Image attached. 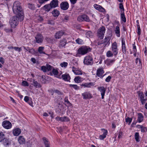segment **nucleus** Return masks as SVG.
I'll use <instances>...</instances> for the list:
<instances>
[{
    "label": "nucleus",
    "instance_id": "nucleus-1",
    "mask_svg": "<svg viewBox=\"0 0 147 147\" xmlns=\"http://www.w3.org/2000/svg\"><path fill=\"white\" fill-rule=\"evenodd\" d=\"M13 10L14 13L20 17L19 18L21 21H22L24 18L22 9L20 5V2L15 1L13 4Z\"/></svg>",
    "mask_w": 147,
    "mask_h": 147
},
{
    "label": "nucleus",
    "instance_id": "nucleus-2",
    "mask_svg": "<svg viewBox=\"0 0 147 147\" xmlns=\"http://www.w3.org/2000/svg\"><path fill=\"white\" fill-rule=\"evenodd\" d=\"M20 17L18 16H14L10 19L9 22L12 28H14L18 24V20L21 21L19 19Z\"/></svg>",
    "mask_w": 147,
    "mask_h": 147
},
{
    "label": "nucleus",
    "instance_id": "nucleus-3",
    "mask_svg": "<svg viewBox=\"0 0 147 147\" xmlns=\"http://www.w3.org/2000/svg\"><path fill=\"white\" fill-rule=\"evenodd\" d=\"M90 51L91 49L90 47L86 46H82L78 49V54L84 55Z\"/></svg>",
    "mask_w": 147,
    "mask_h": 147
},
{
    "label": "nucleus",
    "instance_id": "nucleus-4",
    "mask_svg": "<svg viewBox=\"0 0 147 147\" xmlns=\"http://www.w3.org/2000/svg\"><path fill=\"white\" fill-rule=\"evenodd\" d=\"M105 30V28L103 26L101 27L98 29L97 33V36L100 39L103 38Z\"/></svg>",
    "mask_w": 147,
    "mask_h": 147
},
{
    "label": "nucleus",
    "instance_id": "nucleus-5",
    "mask_svg": "<svg viewBox=\"0 0 147 147\" xmlns=\"http://www.w3.org/2000/svg\"><path fill=\"white\" fill-rule=\"evenodd\" d=\"M111 34H109V35L106 36L102 42H98V45H99L100 44H102L103 46L104 47H105L107 45L109 46L110 44L109 41L111 38Z\"/></svg>",
    "mask_w": 147,
    "mask_h": 147
},
{
    "label": "nucleus",
    "instance_id": "nucleus-6",
    "mask_svg": "<svg viewBox=\"0 0 147 147\" xmlns=\"http://www.w3.org/2000/svg\"><path fill=\"white\" fill-rule=\"evenodd\" d=\"M83 62L85 65H92L93 62V58L90 55L87 56L84 58Z\"/></svg>",
    "mask_w": 147,
    "mask_h": 147
},
{
    "label": "nucleus",
    "instance_id": "nucleus-7",
    "mask_svg": "<svg viewBox=\"0 0 147 147\" xmlns=\"http://www.w3.org/2000/svg\"><path fill=\"white\" fill-rule=\"evenodd\" d=\"M77 20L79 22L84 21L88 22L90 21L89 17L87 15L85 14L78 16L77 18Z\"/></svg>",
    "mask_w": 147,
    "mask_h": 147
},
{
    "label": "nucleus",
    "instance_id": "nucleus-8",
    "mask_svg": "<svg viewBox=\"0 0 147 147\" xmlns=\"http://www.w3.org/2000/svg\"><path fill=\"white\" fill-rule=\"evenodd\" d=\"M111 50L114 55H117L118 53L117 44L115 42H113L112 45Z\"/></svg>",
    "mask_w": 147,
    "mask_h": 147
},
{
    "label": "nucleus",
    "instance_id": "nucleus-9",
    "mask_svg": "<svg viewBox=\"0 0 147 147\" xmlns=\"http://www.w3.org/2000/svg\"><path fill=\"white\" fill-rule=\"evenodd\" d=\"M2 125L5 128L9 129L11 127L12 124L11 122L8 121H5L3 122Z\"/></svg>",
    "mask_w": 147,
    "mask_h": 147
},
{
    "label": "nucleus",
    "instance_id": "nucleus-10",
    "mask_svg": "<svg viewBox=\"0 0 147 147\" xmlns=\"http://www.w3.org/2000/svg\"><path fill=\"white\" fill-rule=\"evenodd\" d=\"M104 73V71L103 68L102 67H101L97 69L96 74L98 77H99L100 78H102L105 75H103Z\"/></svg>",
    "mask_w": 147,
    "mask_h": 147
},
{
    "label": "nucleus",
    "instance_id": "nucleus-11",
    "mask_svg": "<svg viewBox=\"0 0 147 147\" xmlns=\"http://www.w3.org/2000/svg\"><path fill=\"white\" fill-rule=\"evenodd\" d=\"M36 41L37 43H41L43 40V37L42 35L40 34H38L35 37Z\"/></svg>",
    "mask_w": 147,
    "mask_h": 147
},
{
    "label": "nucleus",
    "instance_id": "nucleus-12",
    "mask_svg": "<svg viewBox=\"0 0 147 147\" xmlns=\"http://www.w3.org/2000/svg\"><path fill=\"white\" fill-rule=\"evenodd\" d=\"M82 96L84 99H89L92 98V94L89 92H85L82 94Z\"/></svg>",
    "mask_w": 147,
    "mask_h": 147
},
{
    "label": "nucleus",
    "instance_id": "nucleus-13",
    "mask_svg": "<svg viewBox=\"0 0 147 147\" xmlns=\"http://www.w3.org/2000/svg\"><path fill=\"white\" fill-rule=\"evenodd\" d=\"M98 89L101 93L102 98L103 99L104 98V96L106 90V88L104 87L100 86L98 87Z\"/></svg>",
    "mask_w": 147,
    "mask_h": 147
},
{
    "label": "nucleus",
    "instance_id": "nucleus-14",
    "mask_svg": "<svg viewBox=\"0 0 147 147\" xmlns=\"http://www.w3.org/2000/svg\"><path fill=\"white\" fill-rule=\"evenodd\" d=\"M61 8L63 10L67 9L69 7L68 3L66 1H64L62 2L60 4Z\"/></svg>",
    "mask_w": 147,
    "mask_h": 147
},
{
    "label": "nucleus",
    "instance_id": "nucleus-15",
    "mask_svg": "<svg viewBox=\"0 0 147 147\" xmlns=\"http://www.w3.org/2000/svg\"><path fill=\"white\" fill-rule=\"evenodd\" d=\"M94 7L96 10L99 11L104 12L105 11V9L100 5L97 4H94Z\"/></svg>",
    "mask_w": 147,
    "mask_h": 147
},
{
    "label": "nucleus",
    "instance_id": "nucleus-16",
    "mask_svg": "<svg viewBox=\"0 0 147 147\" xmlns=\"http://www.w3.org/2000/svg\"><path fill=\"white\" fill-rule=\"evenodd\" d=\"M57 121H69V118L66 117H57L55 118Z\"/></svg>",
    "mask_w": 147,
    "mask_h": 147
},
{
    "label": "nucleus",
    "instance_id": "nucleus-17",
    "mask_svg": "<svg viewBox=\"0 0 147 147\" xmlns=\"http://www.w3.org/2000/svg\"><path fill=\"white\" fill-rule=\"evenodd\" d=\"M138 94L142 104H144L146 101V99L144 98V94L142 92H139Z\"/></svg>",
    "mask_w": 147,
    "mask_h": 147
},
{
    "label": "nucleus",
    "instance_id": "nucleus-18",
    "mask_svg": "<svg viewBox=\"0 0 147 147\" xmlns=\"http://www.w3.org/2000/svg\"><path fill=\"white\" fill-rule=\"evenodd\" d=\"M67 41L65 39H62L60 41L58 47L60 48H62L65 45Z\"/></svg>",
    "mask_w": 147,
    "mask_h": 147
},
{
    "label": "nucleus",
    "instance_id": "nucleus-19",
    "mask_svg": "<svg viewBox=\"0 0 147 147\" xmlns=\"http://www.w3.org/2000/svg\"><path fill=\"white\" fill-rule=\"evenodd\" d=\"M24 100L31 106H33V103L31 98L27 96H26L24 98Z\"/></svg>",
    "mask_w": 147,
    "mask_h": 147
},
{
    "label": "nucleus",
    "instance_id": "nucleus-20",
    "mask_svg": "<svg viewBox=\"0 0 147 147\" xmlns=\"http://www.w3.org/2000/svg\"><path fill=\"white\" fill-rule=\"evenodd\" d=\"M64 32L62 30L57 32L55 35L56 38L59 39L64 34Z\"/></svg>",
    "mask_w": 147,
    "mask_h": 147
},
{
    "label": "nucleus",
    "instance_id": "nucleus-21",
    "mask_svg": "<svg viewBox=\"0 0 147 147\" xmlns=\"http://www.w3.org/2000/svg\"><path fill=\"white\" fill-rule=\"evenodd\" d=\"M58 4V1L57 0H53L50 4L52 8H55L57 6Z\"/></svg>",
    "mask_w": 147,
    "mask_h": 147
},
{
    "label": "nucleus",
    "instance_id": "nucleus-22",
    "mask_svg": "<svg viewBox=\"0 0 147 147\" xmlns=\"http://www.w3.org/2000/svg\"><path fill=\"white\" fill-rule=\"evenodd\" d=\"M72 71L76 75H80L82 74V71L74 67H72Z\"/></svg>",
    "mask_w": 147,
    "mask_h": 147
},
{
    "label": "nucleus",
    "instance_id": "nucleus-23",
    "mask_svg": "<svg viewBox=\"0 0 147 147\" xmlns=\"http://www.w3.org/2000/svg\"><path fill=\"white\" fill-rule=\"evenodd\" d=\"M95 85L94 84L93 82H90L89 83H86L84 84H81V86H84L86 88H90L91 86H94Z\"/></svg>",
    "mask_w": 147,
    "mask_h": 147
},
{
    "label": "nucleus",
    "instance_id": "nucleus-24",
    "mask_svg": "<svg viewBox=\"0 0 147 147\" xmlns=\"http://www.w3.org/2000/svg\"><path fill=\"white\" fill-rule=\"evenodd\" d=\"M61 77L63 80L65 81H68L70 79V77L68 74H65L62 75Z\"/></svg>",
    "mask_w": 147,
    "mask_h": 147
},
{
    "label": "nucleus",
    "instance_id": "nucleus-25",
    "mask_svg": "<svg viewBox=\"0 0 147 147\" xmlns=\"http://www.w3.org/2000/svg\"><path fill=\"white\" fill-rule=\"evenodd\" d=\"M137 121L140 123L143 121V120L144 117L143 115L141 113H138Z\"/></svg>",
    "mask_w": 147,
    "mask_h": 147
},
{
    "label": "nucleus",
    "instance_id": "nucleus-26",
    "mask_svg": "<svg viewBox=\"0 0 147 147\" xmlns=\"http://www.w3.org/2000/svg\"><path fill=\"white\" fill-rule=\"evenodd\" d=\"M21 130L19 128H16L14 129L13 131V134L14 136H18L21 133Z\"/></svg>",
    "mask_w": 147,
    "mask_h": 147
},
{
    "label": "nucleus",
    "instance_id": "nucleus-27",
    "mask_svg": "<svg viewBox=\"0 0 147 147\" xmlns=\"http://www.w3.org/2000/svg\"><path fill=\"white\" fill-rule=\"evenodd\" d=\"M115 33L116 35L118 37H119L120 36V31L119 27L118 26H117L115 30Z\"/></svg>",
    "mask_w": 147,
    "mask_h": 147
},
{
    "label": "nucleus",
    "instance_id": "nucleus-28",
    "mask_svg": "<svg viewBox=\"0 0 147 147\" xmlns=\"http://www.w3.org/2000/svg\"><path fill=\"white\" fill-rule=\"evenodd\" d=\"M42 139L45 147H50L48 139L45 137L43 138Z\"/></svg>",
    "mask_w": 147,
    "mask_h": 147
},
{
    "label": "nucleus",
    "instance_id": "nucleus-29",
    "mask_svg": "<svg viewBox=\"0 0 147 147\" xmlns=\"http://www.w3.org/2000/svg\"><path fill=\"white\" fill-rule=\"evenodd\" d=\"M82 78L79 76L76 77L74 79V81L76 83H78L82 82L83 80Z\"/></svg>",
    "mask_w": 147,
    "mask_h": 147
},
{
    "label": "nucleus",
    "instance_id": "nucleus-30",
    "mask_svg": "<svg viewBox=\"0 0 147 147\" xmlns=\"http://www.w3.org/2000/svg\"><path fill=\"white\" fill-rule=\"evenodd\" d=\"M18 140L19 143L20 144H23L25 142V139L22 136H20L19 137L18 139Z\"/></svg>",
    "mask_w": 147,
    "mask_h": 147
},
{
    "label": "nucleus",
    "instance_id": "nucleus-31",
    "mask_svg": "<svg viewBox=\"0 0 147 147\" xmlns=\"http://www.w3.org/2000/svg\"><path fill=\"white\" fill-rule=\"evenodd\" d=\"M122 51L123 53H125L126 52L125 50V41L123 39L122 40Z\"/></svg>",
    "mask_w": 147,
    "mask_h": 147
},
{
    "label": "nucleus",
    "instance_id": "nucleus-32",
    "mask_svg": "<svg viewBox=\"0 0 147 147\" xmlns=\"http://www.w3.org/2000/svg\"><path fill=\"white\" fill-rule=\"evenodd\" d=\"M33 85L36 88H39L41 87V86L37 81L34 80L33 81Z\"/></svg>",
    "mask_w": 147,
    "mask_h": 147
},
{
    "label": "nucleus",
    "instance_id": "nucleus-33",
    "mask_svg": "<svg viewBox=\"0 0 147 147\" xmlns=\"http://www.w3.org/2000/svg\"><path fill=\"white\" fill-rule=\"evenodd\" d=\"M115 61L114 59H108L106 60L105 61L106 63L108 65L112 64Z\"/></svg>",
    "mask_w": 147,
    "mask_h": 147
},
{
    "label": "nucleus",
    "instance_id": "nucleus-34",
    "mask_svg": "<svg viewBox=\"0 0 147 147\" xmlns=\"http://www.w3.org/2000/svg\"><path fill=\"white\" fill-rule=\"evenodd\" d=\"M52 8L51 5H46L44 6V9L46 11H49L50 9Z\"/></svg>",
    "mask_w": 147,
    "mask_h": 147
},
{
    "label": "nucleus",
    "instance_id": "nucleus-35",
    "mask_svg": "<svg viewBox=\"0 0 147 147\" xmlns=\"http://www.w3.org/2000/svg\"><path fill=\"white\" fill-rule=\"evenodd\" d=\"M44 48L43 47H39L38 49V52L40 54H45L44 52L43 51Z\"/></svg>",
    "mask_w": 147,
    "mask_h": 147
},
{
    "label": "nucleus",
    "instance_id": "nucleus-36",
    "mask_svg": "<svg viewBox=\"0 0 147 147\" xmlns=\"http://www.w3.org/2000/svg\"><path fill=\"white\" fill-rule=\"evenodd\" d=\"M121 20L123 21L124 22H126V18L125 17L124 14V12L123 13H121Z\"/></svg>",
    "mask_w": 147,
    "mask_h": 147
},
{
    "label": "nucleus",
    "instance_id": "nucleus-37",
    "mask_svg": "<svg viewBox=\"0 0 147 147\" xmlns=\"http://www.w3.org/2000/svg\"><path fill=\"white\" fill-rule=\"evenodd\" d=\"M69 86L70 87L73 88L76 90H78L79 89V87L77 85L75 84H69Z\"/></svg>",
    "mask_w": 147,
    "mask_h": 147
},
{
    "label": "nucleus",
    "instance_id": "nucleus-38",
    "mask_svg": "<svg viewBox=\"0 0 147 147\" xmlns=\"http://www.w3.org/2000/svg\"><path fill=\"white\" fill-rule=\"evenodd\" d=\"M139 137V133L138 132H136L135 134L134 137L136 141L137 142H139L140 141Z\"/></svg>",
    "mask_w": 147,
    "mask_h": 147
},
{
    "label": "nucleus",
    "instance_id": "nucleus-39",
    "mask_svg": "<svg viewBox=\"0 0 147 147\" xmlns=\"http://www.w3.org/2000/svg\"><path fill=\"white\" fill-rule=\"evenodd\" d=\"M86 37L89 38L92 37L93 34L91 31H88L86 33Z\"/></svg>",
    "mask_w": 147,
    "mask_h": 147
},
{
    "label": "nucleus",
    "instance_id": "nucleus-40",
    "mask_svg": "<svg viewBox=\"0 0 147 147\" xmlns=\"http://www.w3.org/2000/svg\"><path fill=\"white\" fill-rule=\"evenodd\" d=\"M52 13L54 17H57L59 15V12L58 10L55 9L52 11Z\"/></svg>",
    "mask_w": 147,
    "mask_h": 147
},
{
    "label": "nucleus",
    "instance_id": "nucleus-41",
    "mask_svg": "<svg viewBox=\"0 0 147 147\" xmlns=\"http://www.w3.org/2000/svg\"><path fill=\"white\" fill-rule=\"evenodd\" d=\"M136 65L139 66H142L141 62L140 59L138 58H137L136 59Z\"/></svg>",
    "mask_w": 147,
    "mask_h": 147
},
{
    "label": "nucleus",
    "instance_id": "nucleus-42",
    "mask_svg": "<svg viewBox=\"0 0 147 147\" xmlns=\"http://www.w3.org/2000/svg\"><path fill=\"white\" fill-rule=\"evenodd\" d=\"M140 126L141 129V131L142 132H145L147 131V127H144L142 126Z\"/></svg>",
    "mask_w": 147,
    "mask_h": 147
},
{
    "label": "nucleus",
    "instance_id": "nucleus-43",
    "mask_svg": "<svg viewBox=\"0 0 147 147\" xmlns=\"http://www.w3.org/2000/svg\"><path fill=\"white\" fill-rule=\"evenodd\" d=\"M5 138V135L3 132H0V142H1Z\"/></svg>",
    "mask_w": 147,
    "mask_h": 147
},
{
    "label": "nucleus",
    "instance_id": "nucleus-44",
    "mask_svg": "<svg viewBox=\"0 0 147 147\" xmlns=\"http://www.w3.org/2000/svg\"><path fill=\"white\" fill-rule=\"evenodd\" d=\"M119 8L121 9V13L124 12V9L123 4L122 3H120L119 4Z\"/></svg>",
    "mask_w": 147,
    "mask_h": 147
},
{
    "label": "nucleus",
    "instance_id": "nucleus-45",
    "mask_svg": "<svg viewBox=\"0 0 147 147\" xmlns=\"http://www.w3.org/2000/svg\"><path fill=\"white\" fill-rule=\"evenodd\" d=\"M113 53H112L111 51H108L106 55L108 57H112L113 56Z\"/></svg>",
    "mask_w": 147,
    "mask_h": 147
},
{
    "label": "nucleus",
    "instance_id": "nucleus-46",
    "mask_svg": "<svg viewBox=\"0 0 147 147\" xmlns=\"http://www.w3.org/2000/svg\"><path fill=\"white\" fill-rule=\"evenodd\" d=\"M28 7L29 9L32 10H34L35 8V7L34 4H32L30 3L28 4Z\"/></svg>",
    "mask_w": 147,
    "mask_h": 147
},
{
    "label": "nucleus",
    "instance_id": "nucleus-47",
    "mask_svg": "<svg viewBox=\"0 0 147 147\" xmlns=\"http://www.w3.org/2000/svg\"><path fill=\"white\" fill-rule=\"evenodd\" d=\"M76 42L78 44H82L83 43V40L79 38H78L76 40Z\"/></svg>",
    "mask_w": 147,
    "mask_h": 147
},
{
    "label": "nucleus",
    "instance_id": "nucleus-48",
    "mask_svg": "<svg viewBox=\"0 0 147 147\" xmlns=\"http://www.w3.org/2000/svg\"><path fill=\"white\" fill-rule=\"evenodd\" d=\"M132 120V118H130L127 117L125 119V121L127 123H128V124L129 125L131 123Z\"/></svg>",
    "mask_w": 147,
    "mask_h": 147
},
{
    "label": "nucleus",
    "instance_id": "nucleus-49",
    "mask_svg": "<svg viewBox=\"0 0 147 147\" xmlns=\"http://www.w3.org/2000/svg\"><path fill=\"white\" fill-rule=\"evenodd\" d=\"M101 130L103 132L102 135L106 136V135H107L108 133L107 130L104 129H101Z\"/></svg>",
    "mask_w": 147,
    "mask_h": 147
},
{
    "label": "nucleus",
    "instance_id": "nucleus-50",
    "mask_svg": "<svg viewBox=\"0 0 147 147\" xmlns=\"http://www.w3.org/2000/svg\"><path fill=\"white\" fill-rule=\"evenodd\" d=\"M67 65L68 63L67 62H64L61 63L60 65L62 67H65Z\"/></svg>",
    "mask_w": 147,
    "mask_h": 147
},
{
    "label": "nucleus",
    "instance_id": "nucleus-51",
    "mask_svg": "<svg viewBox=\"0 0 147 147\" xmlns=\"http://www.w3.org/2000/svg\"><path fill=\"white\" fill-rule=\"evenodd\" d=\"M47 70L48 71H50L53 69V67L50 65H47Z\"/></svg>",
    "mask_w": 147,
    "mask_h": 147
},
{
    "label": "nucleus",
    "instance_id": "nucleus-52",
    "mask_svg": "<svg viewBox=\"0 0 147 147\" xmlns=\"http://www.w3.org/2000/svg\"><path fill=\"white\" fill-rule=\"evenodd\" d=\"M52 72L54 75H57L58 73V71L57 69H53L52 70Z\"/></svg>",
    "mask_w": 147,
    "mask_h": 147
},
{
    "label": "nucleus",
    "instance_id": "nucleus-53",
    "mask_svg": "<svg viewBox=\"0 0 147 147\" xmlns=\"http://www.w3.org/2000/svg\"><path fill=\"white\" fill-rule=\"evenodd\" d=\"M41 69L43 72H46L47 71V66H42L41 67Z\"/></svg>",
    "mask_w": 147,
    "mask_h": 147
},
{
    "label": "nucleus",
    "instance_id": "nucleus-54",
    "mask_svg": "<svg viewBox=\"0 0 147 147\" xmlns=\"http://www.w3.org/2000/svg\"><path fill=\"white\" fill-rule=\"evenodd\" d=\"M22 85L24 86H28L29 84L28 82L25 81H23L22 82Z\"/></svg>",
    "mask_w": 147,
    "mask_h": 147
},
{
    "label": "nucleus",
    "instance_id": "nucleus-55",
    "mask_svg": "<svg viewBox=\"0 0 147 147\" xmlns=\"http://www.w3.org/2000/svg\"><path fill=\"white\" fill-rule=\"evenodd\" d=\"M137 28L138 30L137 33L139 35H140L141 34V30L139 25H138V24H137Z\"/></svg>",
    "mask_w": 147,
    "mask_h": 147
},
{
    "label": "nucleus",
    "instance_id": "nucleus-56",
    "mask_svg": "<svg viewBox=\"0 0 147 147\" xmlns=\"http://www.w3.org/2000/svg\"><path fill=\"white\" fill-rule=\"evenodd\" d=\"M49 0H39L38 1L40 4H42Z\"/></svg>",
    "mask_w": 147,
    "mask_h": 147
},
{
    "label": "nucleus",
    "instance_id": "nucleus-57",
    "mask_svg": "<svg viewBox=\"0 0 147 147\" xmlns=\"http://www.w3.org/2000/svg\"><path fill=\"white\" fill-rule=\"evenodd\" d=\"M29 53L32 54H34L36 53V52L34 49L33 48H31L30 49V50Z\"/></svg>",
    "mask_w": 147,
    "mask_h": 147
},
{
    "label": "nucleus",
    "instance_id": "nucleus-58",
    "mask_svg": "<svg viewBox=\"0 0 147 147\" xmlns=\"http://www.w3.org/2000/svg\"><path fill=\"white\" fill-rule=\"evenodd\" d=\"M111 77L110 76H109L105 79V81L107 82H109L111 79Z\"/></svg>",
    "mask_w": 147,
    "mask_h": 147
},
{
    "label": "nucleus",
    "instance_id": "nucleus-59",
    "mask_svg": "<svg viewBox=\"0 0 147 147\" xmlns=\"http://www.w3.org/2000/svg\"><path fill=\"white\" fill-rule=\"evenodd\" d=\"M106 136L103 135H102L99 136V138L101 140H103L106 138Z\"/></svg>",
    "mask_w": 147,
    "mask_h": 147
},
{
    "label": "nucleus",
    "instance_id": "nucleus-60",
    "mask_svg": "<svg viewBox=\"0 0 147 147\" xmlns=\"http://www.w3.org/2000/svg\"><path fill=\"white\" fill-rule=\"evenodd\" d=\"M13 49L16 51L20 52V48L19 47H13Z\"/></svg>",
    "mask_w": 147,
    "mask_h": 147
},
{
    "label": "nucleus",
    "instance_id": "nucleus-61",
    "mask_svg": "<svg viewBox=\"0 0 147 147\" xmlns=\"http://www.w3.org/2000/svg\"><path fill=\"white\" fill-rule=\"evenodd\" d=\"M65 104L68 107L70 106L71 105V104L69 101H67V102H65Z\"/></svg>",
    "mask_w": 147,
    "mask_h": 147
},
{
    "label": "nucleus",
    "instance_id": "nucleus-62",
    "mask_svg": "<svg viewBox=\"0 0 147 147\" xmlns=\"http://www.w3.org/2000/svg\"><path fill=\"white\" fill-rule=\"evenodd\" d=\"M133 49L134 52H136L137 51L136 47L134 44H133Z\"/></svg>",
    "mask_w": 147,
    "mask_h": 147
},
{
    "label": "nucleus",
    "instance_id": "nucleus-63",
    "mask_svg": "<svg viewBox=\"0 0 147 147\" xmlns=\"http://www.w3.org/2000/svg\"><path fill=\"white\" fill-rule=\"evenodd\" d=\"M48 24H54V22L52 20L49 21Z\"/></svg>",
    "mask_w": 147,
    "mask_h": 147
},
{
    "label": "nucleus",
    "instance_id": "nucleus-64",
    "mask_svg": "<svg viewBox=\"0 0 147 147\" xmlns=\"http://www.w3.org/2000/svg\"><path fill=\"white\" fill-rule=\"evenodd\" d=\"M0 62L2 64H3L4 63V61L3 58H0Z\"/></svg>",
    "mask_w": 147,
    "mask_h": 147
}]
</instances>
